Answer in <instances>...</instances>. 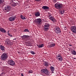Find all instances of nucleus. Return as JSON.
I'll use <instances>...</instances> for the list:
<instances>
[{"label": "nucleus", "mask_w": 76, "mask_h": 76, "mask_svg": "<svg viewBox=\"0 0 76 76\" xmlns=\"http://www.w3.org/2000/svg\"><path fill=\"white\" fill-rule=\"evenodd\" d=\"M35 16L36 17H38L40 16V13L39 12H35Z\"/></svg>", "instance_id": "15"}, {"label": "nucleus", "mask_w": 76, "mask_h": 76, "mask_svg": "<svg viewBox=\"0 0 76 76\" xmlns=\"http://www.w3.org/2000/svg\"><path fill=\"white\" fill-rule=\"evenodd\" d=\"M23 32H29V30L28 29H25L24 31H23Z\"/></svg>", "instance_id": "28"}, {"label": "nucleus", "mask_w": 76, "mask_h": 76, "mask_svg": "<svg viewBox=\"0 0 76 76\" xmlns=\"http://www.w3.org/2000/svg\"><path fill=\"white\" fill-rule=\"evenodd\" d=\"M29 38V36L26 35H24L21 37V38H22L23 40H24V41H26L27 39Z\"/></svg>", "instance_id": "11"}, {"label": "nucleus", "mask_w": 76, "mask_h": 76, "mask_svg": "<svg viewBox=\"0 0 76 76\" xmlns=\"http://www.w3.org/2000/svg\"><path fill=\"white\" fill-rule=\"evenodd\" d=\"M55 32L56 34H60L61 33V30L60 28L58 27L55 28Z\"/></svg>", "instance_id": "6"}, {"label": "nucleus", "mask_w": 76, "mask_h": 76, "mask_svg": "<svg viewBox=\"0 0 76 76\" xmlns=\"http://www.w3.org/2000/svg\"><path fill=\"white\" fill-rule=\"evenodd\" d=\"M10 9H11V7L8 5L6 6L4 9V10H5V12H10Z\"/></svg>", "instance_id": "4"}, {"label": "nucleus", "mask_w": 76, "mask_h": 76, "mask_svg": "<svg viewBox=\"0 0 76 76\" xmlns=\"http://www.w3.org/2000/svg\"><path fill=\"white\" fill-rule=\"evenodd\" d=\"M30 53L32 54H35V53L34 51H30Z\"/></svg>", "instance_id": "29"}, {"label": "nucleus", "mask_w": 76, "mask_h": 76, "mask_svg": "<svg viewBox=\"0 0 76 76\" xmlns=\"http://www.w3.org/2000/svg\"><path fill=\"white\" fill-rule=\"evenodd\" d=\"M41 21H42V20L41 18H38L35 20L36 23H37L38 24H39V23H41Z\"/></svg>", "instance_id": "12"}, {"label": "nucleus", "mask_w": 76, "mask_h": 76, "mask_svg": "<svg viewBox=\"0 0 76 76\" xmlns=\"http://www.w3.org/2000/svg\"><path fill=\"white\" fill-rule=\"evenodd\" d=\"M60 12L61 15H63L64 13V10H61L60 11Z\"/></svg>", "instance_id": "26"}, {"label": "nucleus", "mask_w": 76, "mask_h": 76, "mask_svg": "<svg viewBox=\"0 0 76 76\" xmlns=\"http://www.w3.org/2000/svg\"><path fill=\"white\" fill-rule=\"evenodd\" d=\"M41 72L42 73H45L46 75H48V76H49V75H50V72L47 69H42L41 70Z\"/></svg>", "instance_id": "3"}, {"label": "nucleus", "mask_w": 76, "mask_h": 76, "mask_svg": "<svg viewBox=\"0 0 76 76\" xmlns=\"http://www.w3.org/2000/svg\"><path fill=\"white\" fill-rule=\"evenodd\" d=\"M28 73H32V71L31 70H30V71H28Z\"/></svg>", "instance_id": "32"}, {"label": "nucleus", "mask_w": 76, "mask_h": 76, "mask_svg": "<svg viewBox=\"0 0 76 76\" xmlns=\"http://www.w3.org/2000/svg\"><path fill=\"white\" fill-rule=\"evenodd\" d=\"M71 53L72 55H76V51L75 50H73L72 51Z\"/></svg>", "instance_id": "21"}, {"label": "nucleus", "mask_w": 76, "mask_h": 76, "mask_svg": "<svg viewBox=\"0 0 76 76\" xmlns=\"http://www.w3.org/2000/svg\"><path fill=\"white\" fill-rule=\"evenodd\" d=\"M8 63L9 65H10V66H14L15 64V62L12 60H9L8 61Z\"/></svg>", "instance_id": "8"}, {"label": "nucleus", "mask_w": 76, "mask_h": 76, "mask_svg": "<svg viewBox=\"0 0 76 76\" xmlns=\"http://www.w3.org/2000/svg\"><path fill=\"white\" fill-rule=\"evenodd\" d=\"M44 45V44H42L41 45H37V46L38 47V48H42L43 47V46Z\"/></svg>", "instance_id": "22"}, {"label": "nucleus", "mask_w": 76, "mask_h": 76, "mask_svg": "<svg viewBox=\"0 0 76 76\" xmlns=\"http://www.w3.org/2000/svg\"><path fill=\"white\" fill-rule=\"evenodd\" d=\"M21 76H23V74H21Z\"/></svg>", "instance_id": "37"}, {"label": "nucleus", "mask_w": 76, "mask_h": 76, "mask_svg": "<svg viewBox=\"0 0 76 76\" xmlns=\"http://www.w3.org/2000/svg\"><path fill=\"white\" fill-rule=\"evenodd\" d=\"M0 31L3 33H5V32H6V31L5 29L2 28H0Z\"/></svg>", "instance_id": "16"}, {"label": "nucleus", "mask_w": 76, "mask_h": 76, "mask_svg": "<svg viewBox=\"0 0 76 76\" xmlns=\"http://www.w3.org/2000/svg\"><path fill=\"white\" fill-rule=\"evenodd\" d=\"M56 45L55 43H51L50 45H48L47 47L48 48H50V47H53Z\"/></svg>", "instance_id": "13"}, {"label": "nucleus", "mask_w": 76, "mask_h": 76, "mask_svg": "<svg viewBox=\"0 0 76 76\" xmlns=\"http://www.w3.org/2000/svg\"><path fill=\"white\" fill-rule=\"evenodd\" d=\"M49 19L50 20H52L53 22H56V19L53 16L50 17Z\"/></svg>", "instance_id": "14"}, {"label": "nucleus", "mask_w": 76, "mask_h": 76, "mask_svg": "<svg viewBox=\"0 0 76 76\" xmlns=\"http://www.w3.org/2000/svg\"><path fill=\"white\" fill-rule=\"evenodd\" d=\"M42 8L43 9H44V10H48V9H49V7L47 6H43Z\"/></svg>", "instance_id": "17"}, {"label": "nucleus", "mask_w": 76, "mask_h": 76, "mask_svg": "<svg viewBox=\"0 0 76 76\" xmlns=\"http://www.w3.org/2000/svg\"><path fill=\"white\" fill-rule=\"evenodd\" d=\"M34 0L36 1H41V0Z\"/></svg>", "instance_id": "34"}, {"label": "nucleus", "mask_w": 76, "mask_h": 76, "mask_svg": "<svg viewBox=\"0 0 76 76\" xmlns=\"http://www.w3.org/2000/svg\"><path fill=\"white\" fill-rule=\"evenodd\" d=\"M8 35L10 37H12V35L9 33H8Z\"/></svg>", "instance_id": "31"}, {"label": "nucleus", "mask_w": 76, "mask_h": 76, "mask_svg": "<svg viewBox=\"0 0 76 76\" xmlns=\"http://www.w3.org/2000/svg\"><path fill=\"white\" fill-rule=\"evenodd\" d=\"M74 58V59H75H75H76V58H75V57H74V58Z\"/></svg>", "instance_id": "40"}, {"label": "nucleus", "mask_w": 76, "mask_h": 76, "mask_svg": "<svg viewBox=\"0 0 76 76\" xmlns=\"http://www.w3.org/2000/svg\"><path fill=\"white\" fill-rule=\"evenodd\" d=\"M0 49L2 51H4V47L3 46H0Z\"/></svg>", "instance_id": "23"}, {"label": "nucleus", "mask_w": 76, "mask_h": 76, "mask_svg": "<svg viewBox=\"0 0 76 76\" xmlns=\"http://www.w3.org/2000/svg\"><path fill=\"white\" fill-rule=\"evenodd\" d=\"M3 3V1H2V0H0V4L1 3Z\"/></svg>", "instance_id": "35"}, {"label": "nucleus", "mask_w": 76, "mask_h": 76, "mask_svg": "<svg viewBox=\"0 0 76 76\" xmlns=\"http://www.w3.org/2000/svg\"><path fill=\"white\" fill-rule=\"evenodd\" d=\"M5 41L6 44H7V45H12V42L8 39H7L6 40H5Z\"/></svg>", "instance_id": "9"}, {"label": "nucleus", "mask_w": 76, "mask_h": 76, "mask_svg": "<svg viewBox=\"0 0 76 76\" xmlns=\"http://www.w3.org/2000/svg\"><path fill=\"white\" fill-rule=\"evenodd\" d=\"M20 17L21 18V19H23V20H25L26 18L24 16H23L22 15H20Z\"/></svg>", "instance_id": "25"}, {"label": "nucleus", "mask_w": 76, "mask_h": 76, "mask_svg": "<svg viewBox=\"0 0 76 76\" xmlns=\"http://www.w3.org/2000/svg\"><path fill=\"white\" fill-rule=\"evenodd\" d=\"M69 45V46H72V45Z\"/></svg>", "instance_id": "41"}, {"label": "nucleus", "mask_w": 76, "mask_h": 76, "mask_svg": "<svg viewBox=\"0 0 76 76\" xmlns=\"http://www.w3.org/2000/svg\"><path fill=\"white\" fill-rule=\"evenodd\" d=\"M55 7L57 9H61L63 8V4L59 2H57L54 5Z\"/></svg>", "instance_id": "1"}, {"label": "nucleus", "mask_w": 76, "mask_h": 76, "mask_svg": "<svg viewBox=\"0 0 76 76\" xmlns=\"http://www.w3.org/2000/svg\"><path fill=\"white\" fill-rule=\"evenodd\" d=\"M50 69L51 72H53L54 71V67L51 66L50 67Z\"/></svg>", "instance_id": "20"}, {"label": "nucleus", "mask_w": 76, "mask_h": 76, "mask_svg": "<svg viewBox=\"0 0 76 76\" xmlns=\"http://www.w3.org/2000/svg\"><path fill=\"white\" fill-rule=\"evenodd\" d=\"M44 66H45V67H48L49 66L48 64V62H45L43 64Z\"/></svg>", "instance_id": "19"}, {"label": "nucleus", "mask_w": 76, "mask_h": 76, "mask_svg": "<svg viewBox=\"0 0 76 76\" xmlns=\"http://www.w3.org/2000/svg\"><path fill=\"white\" fill-rule=\"evenodd\" d=\"M56 58L59 61H63V57L60 55V54H59L56 56Z\"/></svg>", "instance_id": "7"}, {"label": "nucleus", "mask_w": 76, "mask_h": 76, "mask_svg": "<svg viewBox=\"0 0 76 76\" xmlns=\"http://www.w3.org/2000/svg\"><path fill=\"white\" fill-rule=\"evenodd\" d=\"M16 19V16H13L9 18L8 20L10 22L14 21Z\"/></svg>", "instance_id": "10"}, {"label": "nucleus", "mask_w": 76, "mask_h": 76, "mask_svg": "<svg viewBox=\"0 0 76 76\" xmlns=\"http://www.w3.org/2000/svg\"><path fill=\"white\" fill-rule=\"evenodd\" d=\"M27 45V46H30V44H29V43L28 42L26 44Z\"/></svg>", "instance_id": "33"}, {"label": "nucleus", "mask_w": 76, "mask_h": 76, "mask_svg": "<svg viewBox=\"0 0 76 76\" xmlns=\"http://www.w3.org/2000/svg\"><path fill=\"white\" fill-rule=\"evenodd\" d=\"M5 74V73H4V72H2V73L1 74V75H0V76H3V74Z\"/></svg>", "instance_id": "30"}, {"label": "nucleus", "mask_w": 76, "mask_h": 76, "mask_svg": "<svg viewBox=\"0 0 76 76\" xmlns=\"http://www.w3.org/2000/svg\"><path fill=\"white\" fill-rule=\"evenodd\" d=\"M11 5L12 6H16L18 4V3H15V2H12V3H10Z\"/></svg>", "instance_id": "18"}, {"label": "nucleus", "mask_w": 76, "mask_h": 76, "mask_svg": "<svg viewBox=\"0 0 76 76\" xmlns=\"http://www.w3.org/2000/svg\"><path fill=\"white\" fill-rule=\"evenodd\" d=\"M7 32V33L8 34H9V31H8Z\"/></svg>", "instance_id": "39"}, {"label": "nucleus", "mask_w": 76, "mask_h": 76, "mask_svg": "<svg viewBox=\"0 0 76 76\" xmlns=\"http://www.w3.org/2000/svg\"><path fill=\"white\" fill-rule=\"evenodd\" d=\"M48 29H49V27H44V30L45 31H47Z\"/></svg>", "instance_id": "24"}, {"label": "nucleus", "mask_w": 76, "mask_h": 76, "mask_svg": "<svg viewBox=\"0 0 76 76\" xmlns=\"http://www.w3.org/2000/svg\"><path fill=\"white\" fill-rule=\"evenodd\" d=\"M13 40H15V41H16V38H15L13 39Z\"/></svg>", "instance_id": "36"}, {"label": "nucleus", "mask_w": 76, "mask_h": 76, "mask_svg": "<svg viewBox=\"0 0 76 76\" xmlns=\"http://www.w3.org/2000/svg\"><path fill=\"white\" fill-rule=\"evenodd\" d=\"M51 16V15H48V17H50Z\"/></svg>", "instance_id": "38"}, {"label": "nucleus", "mask_w": 76, "mask_h": 76, "mask_svg": "<svg viewBox=\"0 0 76 76\" xmlns=\"http://www.w3.org/2000/svg\"><path fill=\"white\" fill-rule=\"evenodd\" d=\"M13 1H15V0H12V2H13Z\"/></svg>", "instance_id": "42"}, {"label": "nucleus", "mask_w": 76, "mask_h": 76, "mask_svg": "<svg viewBox=\"0 0 76 76\" xmlns=\"http://www.w3.org/2000/svg\"><path fill=\"white\" fill-rule=\"evenodd\" d=\"M49 26H50V25L49 24L47 23H46L44 27H48V28H49Z\"/></svg>", "instance_id": "27"}, {"label": "nucleus", "mask_w": 76, "mask_h": 76, "mask_svg": "<svg viewBox=\"0 0 76 76\" xmlns=\"http://www.w3.org/2000/svg\"><path fill=\"white\" fill-rule=\"evenodd\" d=\"M71 31L74 34H76V26H71L70 27Z\"/></svg>", "instance_id": "5"}, {"label": "nucleus", "mask_w": 76, "mask_h": 76, "mask_svg": "<svg viewBox=\"0 0 76 76\" xmlns=\"http://www.w3.org/2000/svg\"><path fill=\"white\" fill-rule=\"evenodd\" d=\"M8 58V55L6 53H3L1 56V60L2 61H5Z\"/></svg>", "instance_id": "2"}]
</instances>
